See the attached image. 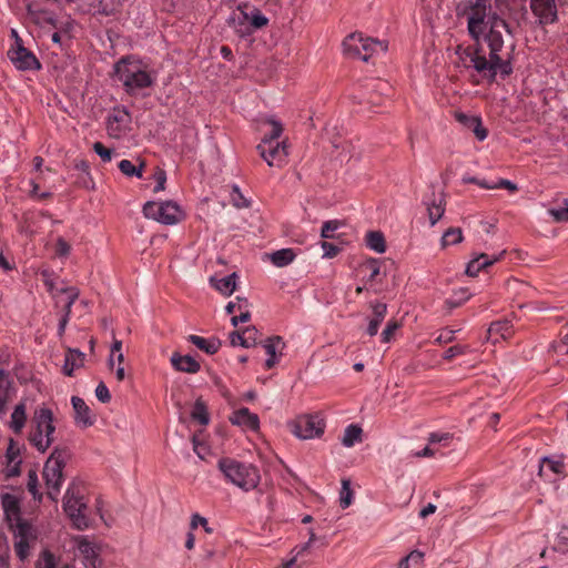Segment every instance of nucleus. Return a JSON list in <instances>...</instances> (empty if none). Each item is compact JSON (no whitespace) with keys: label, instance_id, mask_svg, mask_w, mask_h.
I'll return each instance as SVG.
<instances>
[{"label":"nucleus","instance_id":"nucleus-1","mask_svg":"<svg viewBox=\"0 0 568 568\" xmlns=\"http://www.w3.org/2000/svg\"><path fill=\"white\" fill-rule=\"evenodd\" d=\"M488 0H464L456 7L458 17H467V28L478 48L469 53L471 67L481 80L493 82L497 74V23L495 13L488 14Z\"/></svg>","mask_w":568,"mask_h":568},{"label":"nucleus","instance_id":"nucleus-2","mask_svg":"<svg viewBox=\"0 0 568 568\" xmlns=\"http://www.w3.org/2000/svg\"><path fill=\"white\" fill-rule=\"evenodd\" d=\"M114 72L116 79L129 92L148 88L153 82L146 65L139 59L132 57L121 59L115 64Z\"/></svg>","mask_w":568,"mask_h":568},{"label":"nucleus","instance_id":"nucleus-3","mask_svg":"<svg viewBox=\"0 0 568 568\" xmlns=\"http://www.w3.org/2000/svg\"><path fill=\"white\" fill-rule=\"evenodd\" d=\"M217 467L229 481L244 491L256 488L261 479L258 469L254 465L233 458H221Z\"/></svg>","mask_w":568,"mask_h":568},{"label":"nucleus","instance_id":"nucleus-4","mask_svg":"<svg viewBox=\"0 0 568 568\" xmlns=\"http://www.w3.org/2000/svg\"><path fill=\"white\" fill-rule=\"evenodd\" d=\"M53 422L54 417L51 409L47 407L36 409L28 439L40 453L47 452L54 442L55 426Z\"/></svg>","mask_w":568,"mask_h":568},{"label":"nucleus","instance_id":"nucleus-5","mask_svg":"<svg viewBox=\"0 0 568 568\" xmlns=\"http://www.w3.org/2000/svg\"><path fill=\"white\" fill-rule=\"evenodd\" d=\"M267 23L268 19L258 9L247 6L239 7L227 19L230 28L241 38L250 37Z\"/></svg>","mask_w":568,"mask_h":568},{"label":"nucleus","instance_id":"nucleus-6","mask_svg":"<svg viewBox=\"0 0 568 568\" xmlns=\"http://www.w3.org/2000/svg\"><path fill=\"white\" fill-rule=\"evenodd\" d=\"M343 48L348 57L368 61L375 54L385 53L387 43L364 37L362 33H353L344 40Z\"/></svg>","mask_w":568,"mask_h":568},{"label":"nucleus","instance_id":"nucleus-7","mask_svg":"<svg viewBox=\"0 0 568 568\" xmlns=\"http://www.w3.org/2000/svg\"><path fill=\"white\" fill-rule=\"evenodd\" d=\"M65 465V452L54 448L51 456L44 464L43 478L47 486V495L52 500H57L61 486L63 484V468Z\"/></svg>","mask_w":568,"mask_h":568},{"label":"nucleus","instance_id":"nucleus-8","mask_svg":"<svg viewBox=\"0 0 568 568\" xmlns=\"http://www.w3.org/2000/svg\"><path fill=\"white\" fill-rule=\"evenodd\" d=\"M63 508L78 529H85L90 525L89 508L82 497L75 495L69 487L64 495Z\"/></svg>","mask_w":568,"mask_h":568},{"label":"nucleus","instance_id":"nucleus-9","mask_svg":"<svg viewBox=\"0 0 568 568\" xmlns=\"http://www.w3.org/2000/svg\"><path fill=\"white\" fill-rule=\"evenodd\" d=\"M256 149L261 158L271 168H282L287 162L288 143L285 139L281 142L261 141Z\"/></svg>","mask_w":568,"mask_h":568},{"label":"nucleus","instance_id":"nucleus-10","mask_svg":"<svg viewBox=\"0 0 568 568\" xmlns=\"http://www.w3.org/2000/svg\"><path fill=\"white\" fill-rule=\"evenodd\" d=\"M143 214L163 224L173 225L179 222L180 209L171 202H148L143 206Z\"/></svg>","mask_w":568,"mask_h":568},{"label":"nucleus","instance_id":"nucleus-11","mask_svg":"<svg viewBox=\"0 0 568 568\" xmlns=\"http://www.w3.org/2000/svg\"><path fill=\"white\" fill-rule=\"evenodd\" d=\"M293 433L302 439L320 437L324 433V424L318 415H305L295 420Z\"/></svg>","mask_w":568,"mask_h":568},{"label":"nucleus","instance_id":"nucleus-12","mask_svg":"<svg viewBox=\"0 0 568 568\" xmlns=\"http://www.w3.org/2000/svg\"><path fill=\"white\" fill-rule=\"evenodd\" d=\"M361 156L359 148L351 140L341 139L333 142L332 161L333 165L349 164L356 162Z\"/></svg>","mask_w":568,"mask_h":568},{"label":"nucleus","instance_id":"nucleus-13","mask_svg":"<svg viewBox=\"0 0 568 568\" xmlns=\"http://www.w3.org/2000/svg\"><path fill=\"white\" fill-rule=\"evenodd\" d=\"M8 57L13 65L19 70H38L40 63L36 55L23 47V43L12 45L8 51Z\"/></svg>","mask_w":568,"mask_h":568},{"label":"nucleus","instance_id":"nucleus-14","mask_svg":"<svg viewBox=\"0 0 568 568\" xmlns=\"http://www.w3.org/2000/svg\"><path fill=\"white\" fill-rule=\"evenodd\" d=\"M131 123V116L125 109H114L108 119V133L110 136L120 139L126 134Z\"/></svg>","mask_w":568,"mask_h":568},{"label":"nucleus","instance_id":"nucleus-15","mask_svg":"<svg viewBox=\"0 0 568 568\" xmlns=\"http://www.w3.org/2000/svg\"><path fill=\"white\" fill-rule=\"evenodd\" d=\"M424 204L427 209L428 220L432 226H434L444 215L446 210V196L443 192V186L438 187V193L426 195Z\"/></svg>","mask_w":568,"mask_h":568},{"label":"nucleus","instance_id":"nucleus-16","mask_svg":"<svg viewBox=\"0 0 568 568\" xmlns=\"http://www.w3.org/2000/svg\"><path fill=\"white\" fill-rule=\"evenodd\" d=\"M454 118L463 129L473 132L478 141L481 142L487 138V129L484 126L479 115L456 111Z\"/></svg>","mask_w":568,"mask_h":568},{"label":"nucleus","instance_id":"nucleus-17","mask_svg":"<svg viewBox=\"0 0 568 568\" xmlns=\"http://www.w3.org/2000/svg\"><path fill=\"white\" fill-rule=\"evenodd\" d=\"M530 9L541 26L555 23L558 19L555 0H530Z\"/></svg>","mask_w":568,"mask_h":568},{"label":"nucleus","instance_id":"nucleus-18","mask_svg":"<svg viewBox=\"0 0 568 568\" xmlns=\"http://www.w3.org/2000/svg\"><path fill=\"white\" fill-rule=\"evenodd\" d=\"M230 422L245 430L256 432L260 428V419L256 414L250 412L248 408L242 407L232 413Z\"/></svg>","mask_w":568,"mask_h":568},{"label":"nucleus","instance_id":"nucleus-19","mask_svg":"<svg viewBox=\"0 0 568 568\" xmlns=\"http://www.w3.org/2000/svg\"><path fill=\"white\" fill-rule=\"evenodd\" d=\"M284 346L285 343L283 342L281 336L268 337L263 343V348L265 349V353L268 355V358L265 362L266 369L273 368L278 363V357L282 355Z\"/></svg>","mask_w":568,"mask_h":568},{"label":"nucleus","instance_id":"nucleus-20","mask_svg":"<svg viewBox=\"0 0 568 568\" xmlns=\"http://www.w3.org/2000/svg\"><path fill=\"white\" fill-rule=\"evenodd\" d=\"M12 393H14L13 379L8 371L0 368V416L6 414Z\"/></svg>","mask_w":568,"mask_h":568},{"label":"nucleus","instance_id":"nucleus-21","mask_svg":"<svg viewBox=\"0 0 568 568\" xmlns=\"http://www.w3.org/2000/svg\"><path fill=\"white\" fill-rule=\"evenodd\" d=\"M71 403L73 406L77 424H81L83 427H88L94 424L95 416L92 414L90 407L82 398L72 396Z\"/></svg>","mask_w":568,"mask_h":568},{"label":"nucleus","instance_id":"nucleus-22","mask_svg":"<svg viewBox=\"0 0 568 568\" xmlns=\"http://www.w3.org/2000/svg\"><path fill=\"white\" fill-rule=\"evenodd\" d=\"M61 295H67L65 300L60 296L55 297L57 306L61 305L62 315L71 317L72 305L79 297V291L75 287H61L59 291Z\"/></svg>","mask_w":568,"mask_h":568},{"label":"nucleus","instance_id":"nucleus-23","mask_svg":"<svg viewBox=\"0 0 568 568\" xmlns=\"http://www.w3.org/2000/svg\"><path fill=\"white\" fill-rule=\"evenodd\" d=\"M557 223H568V196L558 195L552 200V207L548 210Z\"/></svg>","mask_w":568,"mask_h":568},{"label":"nucleus","instance_id":"nucleus-24","mask_svg":"<svg viewBox=\"0 0 568 568\" xmlns=\"http://www.w3.org/2000/svg\"><path fill=\"white\" fill-rule=\"evenodd\" d=\"M171 364L180 372L194 374L200 371V364L189 355H179L175 353L171 357Z\"/></svg>","mask_w":568,"mask_h":568},{"label":"nucleus","instance_id":"nucleus-25","mask_svg":"<svg viewBox=\"0 0 568 568\" xmlns=\"http://www.w3.org/2000/svg\"><path fill=\"white\" fill-rule=\"evenodd\" d=\"M187 341L209 355L215 354L222 345L217 338H204L199 335H189Z\"/></svg>","mask_w":568,"mask_h":568},{"label":"nucleus","instance_id":"nucleus-26","mask_svg":"<svg viewBox=\"0 0 568 568\" xmlns=\"http://www.w3.org/2000/svg\"><path fill=\"white\" fill-rule=\"evenodd\" d=\"M264 125L268 128L267 131L264 132L261 141L267 142H281V136L283 134L284 128L283 123L274 116L267 118L264 122Z\"/></svg>","mask_w":568,"mask_h":568},{"label":"nucleus","instance_id":"nucleus-27","mask_svg":"<svg viewBox=\"0 0 568 568\" xmlns=\"http://www.w3.org/2000/svg\"><path fill=\"white\" fill-rule=\"evenodd\" d=\"M373 317L369 321L367 333L371 336L377 334L381 323L384 321L387 312V306L384 303H376L372 305Z\"/></svg>","mask_w":568,"mask_h":568},{"label":"nucleus","instance_id":"nucleus-28","mask_svg":"<svg viewBox=\"0 0 568 568\" xmlns=\"http://www.w3.org/2000/svg\"><path fill=\"white\" fill-rule=\"evenodd\" d=\"M1 504L3 511L9 520H13L20 516V505L19 499L9 493H6L1 496Z\"/></svg>","mask_w":568,"mask_h":568},{"label":"nucleus","instance_id":"nucleus-29","mask_svg":"<svg viewBox=\"0 0 568 568\" xmlns=\"http://www.w3.org/2000/svg\"><path fill=\"white\" fill-rule=\"evenodd\" d=\"M19 454V448L14 445L13 440H11L6 453V458L8 460L7 475L10 477L18 476L20 474V460H18Z\"/></svg>","mask_w":568,"mask_h":568},{"label":"nucleus","instance_id":"nucleus-30","mask_svg":"<svg viewBox=\"0 0 568 568\" xmlns=\"http://www.w3.org/2000/svg\"><path fill=\"white\" fill-rule=\"evenodd\" d=\"M84 354L78 349H69L65 355L63 373L67 376H72L75 368L82 366Z\"/></svg>","mask_w":568,"mask_h":568},{"label":"nucleus","instance_id":"nucleus-31","mask_svg":"<svg viewBox=\"0 0 568 568\" xmlns=\"http://www.w3.org/2000/svg\"><path fill=\"white\" fill-rule=\"evenodd\" d=\"M236 273H232L220 280L211 278L214 287L223 295L230 296L236 288Z\"/></svg>","mask_w":568,"mask_h":568},{"label":"nucleus","instance_id":"nucleus-32","mask_svg":"<svg viewBox=\"0 0 568 568\" xmlns=\"http://www.w3.org/2000/svg\"><path fill=\"white\" fill-rule=\"evenodd\" d=\"M27 422L26 404L19 403L16 405L11 414V428L16 434H20Z\"/></svg>","mask_w":568,"mask_h":568},{"label":"nucleus","instance_id":"nucleus-33","mask_svg":"<svg viewBox=\"0 0 568 568\" xmlns=\"http://www.w3.org/2000/svg\"><path fill=\"white\" fill-rule=\"evenodd\" d=\"M362 434L363 429L358 425L351 424L344 429L342 444L345 447H353L355 444L363 440Z\"/></svg>","mask_w":568,"mask_h":568},{"label":"nucleus","instance_id":"nucleus-34","mask_svg":"<svg viewBox=\"0 0 568 568\" xmlns=\"http://www.w3.org/2000/svg\"><path fill=\"white\" fill-rule=\"evenodd\" d=\"M495 260H490L486 254H480L467 264L466 274L468 276H476L481 270L493 265Z\"/></svg>","mask_w":568,"mask_h":568},{"label":"nucleus","instance_id":"nucleus-35","mask_svg":"<svg viewBox=\"0 0 568 568\" xmlns=\"http://www.w3.org/2000/svg\"><path fill=\"white\" fill-rule=\"evenodd\" d=\"M136 162H138V164H134L130 160H122L119 163V169L126 176L141 178L142 174L144 173L145 164L143 161H141L139 159L136 160Z\"/></svg>","mask_w":568,"mask_h":568},{"label":"nucleus","instance_id":"nucleus-36","mask_svg":"<svg viewBox=\"0 0 568 568\" xmlns=\"http://www.w3.org/2000/svg\"><path fill=\"white\" fill-rule=\"evenodd\" d=\"M564 463L562 460L560 459H551L549 457H544L541 458L540 460V465H539V469H538V475L540 477H544L545 476V473H546V468H548L551 473L556 474V475H560L564 473Z\"/></svg>","mask_w":568,"mask_h":568},{"label":"nucleus","instance_id":"nucleus-37","mask_svg":"<svg viewBox=\"0 0 568 568\" xmlns=\"http://www.w3.org/2000/svg\"><path fill=\"white\" fill-rule=\"evenodd\" d=\"M16 521V539H31L36 538L33 527L21 517L13 519Z\"/></svg>","mask_w":568,"mask_h":568},{"label":"nucleus","instance_id":"nucleus-38","mask_svg":"<svg viewBox=\"0 0 568 568\" xmlns=\"http://www.w3.org/2000/svg\"><path fill=\"white\" fill-rule=\"evenodd\" d=\"M295 254L291 248H283L271 255L272 263L277 267H284L293 262Z\"/></svg>","mask_w":568,"mask_h":568},{"label":"nucleus","instance_id":"nucleus-39","mask_svg":"<svg viewBox=\"0 0 568 568\" xmlns=\"http://www.w3.org/2000/svg\"><path fill=\"white\" fill-rule=\"evenodd\" d=\"M366 244L377 253H384L386 250L385 239L381 232H368L366 235Z\"/></svg>","mask_w":568,"mask_h":568},{"label":"nucleus","instance_id":"nucleus-40","mask_svg":"<svg viewBox=\"0 0 568 568\" xmlns=\"http://www.w3.org/2000/svg\"><path fill=\"white\" fill-rule=\"evenodd\" d=\"M191 417L193 420L197 422L201 425L209 424V422H210L209 413H207L205 404L201 399H197L194 403V406L191 412Z\"/></svg>","mask_w":568,"mask_h":568},{"label":"nucleus","instance_id":"nucleus-41","mask_svg":"<svg viewBox=\"0 0 568 568\" xmlns=\"http://www.w3.org/2000/svg\"><path fill=\"white\" fill-rule=\"evenodd\" d=\"M423 552L418 550H413L399 561L398 568H420L423 564Z\"/></svg>","mask_w":568,"mask_h":568},{"label":"nucleus","instance_id":"nucleus-42","mask_svg":"<svg viewBox=\"0 0 568 568\" xmlns=\"http://www.w3.org/2000/svg\"><path fill=\"white\" fill-rule=\"evenodd\" d=\"M463 241V233L459 227H449L442 236V247L445 248L448 245L458 244Z\"/></svg>","mask_w":568,"mask_h":568},{"label":"nucleus","instance_id":"nucleus-43","mask_svg":"<svg viewBox=\"0 0 568 568\" xmlns=\"http://www.w3.org/2000/svg\"><path fill=\"white\" fill-rule=\"evenodd\" d=\"M470 293L468 292V288L460 287L459 290L454 291L453 295L447 298L445 303L449 308H456L468 301Z\"/></svg>","mask_w":568,"mask_h":568},{"label":"nucleus","instance_id":"nucleus-44","mask_svg":"<svg viewBox=\"0 0 568 568\" xmlns=\"http://www.w3.org/2000/svg\"><path fill=\"white\" fill-rule=\"evenodd\" d=\"M79 549L87 560V567L97 568L98 554L93 545L89 541H82Z\"/></svg>","mask_w":568,"mask_h":568},{"label":"nucleus","instance_id":"nucleus-45","mask_svg":"<svg viewBox=\"0 0 568 568\" xmlns=\"http://www.w3.org/2000/svg\"><path fill=\"white\" fill-rule=\"evenodd\" d=\"M505 290L510 295V297L514 298L517 295H520L524 291L529 290V286L527 283L514 278L508 280L505 283Z\"/></svg>","mask_w":568,"mask_h":568},{"label":"nucleus","instance_id":"nucleus-46","mask_svg":"<svg viewBox=\"0 0 568 568\" xmlns=\"http://www.w3.org/2000/svg\"><path fill=\"white\" fill-rule=\"evenodd\" d=\"M353 501V490L351 488V481L348 479L342 480V489L339 496V505L343 509L348 508Z\"/></svg>","mask_w":568,"mask_h":568},{"label":"nucleus","instance_id":"nucleus-47","mask_svg":"<svg viewBox=\"0 0 568 568\" xmlns=\"http://www.w3.org/2000/svg\"><path fill=\"white\" fill-rule=\"evenodd\" d=\"M344 225L342 221L331 220L326 221L321 231V236L323 239H334L336 236V232Z\"/></svg>","mask_w":568,"mask_h":568},{"label":"nucleus","instance_id":"nucleus-48","mask_svg":"<svg viewBox=\"0 0 568 568\" xmlns=\"http://www.w3.org/2000/svg\"><path fill=\"white\" fill-rule=\"evenodd\" d=\"M28 491L32 495L34 500L41 501L42 494L39 491L38 487V475L36 470H29L28 474V483H27Z\"/></svg>","mask_w":568,"mask_h":568},{"label":"nucleus","instance_id":"nucleus-49","mask_svg":"<svg viewBox=\"0 0 568 568\" xmlns=\"http://www.w3.org/2000/svg\"><path fill=\"white\" fill-rule=\"evenodd\" d=\"M453 439V435L450 433H439V432H434V433H430L429 436H428V444L429 445H440L443 447H447L449 445V443L452 442Z\"/></svg>","mask_w":568,"mask_h":568},{"label":"nucleus","instance_id":"nucleus-50","mask_svg":"<svg viewBox=\"0 0 568 568\" xmlns=\"http://www.w3.org/2000/svg\"><path fill=\"white\" fill-rule=\"evenodd\" d=\"M30 541H31V539H16L14 540L16 555L22 561L29 557Z\"/></svg>","mask_w":568,"mask_h":568},{"label":"nucleus","instance_id":"nucleus-51","mask_svg":"<svg viewBox=\"0 0 568 568\" xmlns=\"http://www.w3.org/2000/svg\"><path fill=\"white\" fill-rule=\"evenodd\" d=\"M526 254L519 250L499 252V262L508 261L509 263H518L525 261Z\"/></svg>","mask_w":568,"mask_h":568},{"label":"nucleus","instance_id":"nucleus-52","mask_svg":"<svg viewBox=\"0 0 568 568\" xmlns=\"http://www.w3.org/2000/svg\"><path fill=\"white\" fill-rule=\"evenodd\" d=\"M231 202L237 209L248 207L250 201L247 197L241 192L237 186H233L231 192Z\"/></svg>","mask_w":568,"mask_h":568},{"label":"nucleus","instance_id":"nucleus-53","mask_svg":"<svg viewBox=\"0 0 568 568\" xmlns=\"http://www.w3.org/2000/svg\"><path fill=\"white\" fill-rule=\"evenodd\" d=\"M28 182V189H24L30 193L33 199L44 200L50 196L49 192L40 191V186L34 182V180H26Z\"/></svg>","mask_w":568,"mask_h":568},{"label":"nucleus","instance_id":"nucleus-54","mask_svg":"<svg viewBox=\"0 0 568 568\" xmlns=\"http://www.w3.org/2000/svg\"><path fill=\"white\" fill-rule=\"evenodd\" d=\"M364 266L371 271V274L367 277V282H369V283L376 282L378 275L381 274L379 262L375 258H371L364 264Z\"/></svg>","mask_w":568,"mask_h":568},{"label":"nucleus","instance_id":"nucleus-55","mask_svg":"<svg viewBox=\"0 0 568 568\" xmlns=\"http://www.w3.org/2000/svg\"><path fill=\"white\" fill-rule=\"evenodd\" d=\"M515 331L509 320H499V337L504 341H508L514 335Z\"/></svg>","mask_w":568,"mask_h":568},{"label":"nucleus","instance_id":"nucleus-56","mask_svg":"<svg viewBox=\"0 0 568 568\" xmlns=\"http://www.w3.org/2000/svg\"><path fill=\"white\" fill-rule=\"evenodd\" d=\"M398 327L399 325L397 322L389 321L384 331L382 332V342L388 343Z\"/></svg>","mask_w":568,"mask_h":568},{"label":"nucleus","instance_id":"nucleus-57","mask_svg":"<svg viewBox=\"0 0 568 568\" xmlns=\"http://www.w3.org/2000/svg\"><path fill=\"white\" fill-rule=\"evenodd\" d=\"M323 251H324V257L333 258L339 253V246H337L334 243L323 241L321 244Z\"/></svg>","mask_w":568,"mask_h":568},{"label":"nucleus","instance_id":"nucleus-58","mask_svg":"<svg viewBox=\"0 0 568 568\" xmlns=\"http://www.w3.org/2000/svg\"><path fill=\"white\" fill-rule=\"evenodd\" d=\"M242 332L244 334V338H245L247 347L256 345V339H257V333L258 332H257V329L254 326L246 327Z\"/></svg>","mask_w":568,"mask_h":568},{"label":"nucleus","instance_id":"nucleus-59","mask_svg":"<svg viewBox=\"0 0 568 568\" xmlns=\"http://www.w3.org/2000/svg\"><path fill=\"white\" fill-rule=\"evenodd\" d=\"M95 396L102 403H109L111 394L104 383H100L95 388Z\"/></svg>","mask_w":568,"mask_h":568},{"label":"nucleus","instance_id":"nucleus-60","mask_svg":"<svg viewBox=\"0 0 568 568\" xmlns=\"http://www.w3.org/2000/svg\"><path fill=\"white\" fill-rule=\"evenodd\" d=\"M199 526H202L206 532H212V529L207 527V520L199 514H194L191 518L190 527L191 529H196Z\"/></svg>","mask_w":568,"mask_h":568},{"label":"nucleus","instance_id":"nucleus-61","mask_svg":"<svg viewBox=\"0 0 568 568\" xmlns=\"http://www.w3.org/2000/svg\"><path fill=\"white\" fill-rule=\"evenodd\" d=\"M230 342L232 346H242L248 348L244 338L243 332L234 331L230 334Z\"/></svg>","mask_w":568,"mask_h":568},{"label":"nucleus","instance_id":"nucleus-62","mask_svg":"<svg viewBox=\"0 0 568 568\" xmlns=\"http://www.w3.org/2000/svg\"><path fill=\"white\" fill-rule=\"evenodd\" d=\"M119 6V0H100V7L105 14L113 13Z\"/></svg>","mask_w":568,"mask_h":568},{"label":"nucleus","instance_id":"nucleus-63","mask_svg":"<svg viewBox=\"0 0 568 568\" xmlns=\"http://www.w3.org/2000/svg\"><path fill=\"white\" fill-rule=\"evenodd\" d=\"M93 150L103 161L106 162L111 160V150L105 148L102 143L95 142L93 145Z\"/></svg>","mask_w":568,"mask_h":568},{"label":"nucleus","instance_id":"nucleus-64","mask_svg":"<svg viewBox=\"0 0 568 568\" xmlns=\"http://www.w3.org/2000/svg\"><path fill=\"white\" fill-rule=\"evenodd\" d=\"M465 347L462 345H454L450 346L445 351L444 358L445 359H453L462 354H464Z\"/></svg>","mask_w":568,"mask_h":568}]
</instances>
